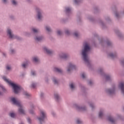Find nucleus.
Returning <instances> with one entry per match:
<instances>
[{
  "mask_svg": "<svg viewBox=\"0 0 124 124\" xmlns=\"http://www.w3.org/2000/svg\"><path fill=\"white\" fill-rule=\"evenodd\" d=\"M91 50V47H90V45L88 43H85L84 47L82 52V55L83 58V60L85 62H90L89 60V57H88V52Z\"/></svg>",
  "mask_w": 124,
  "mask_h": 124,
  "instance_id": "f257e3e1",
  "label": "nucleus"
},
{
  "mask_svg": "<svg viewBox=\"0 0 124 124\" xmlns=\"http://www.w3.org/2000/svg\"><path fill=\"white\" fill-rule=\"evenodd\" d=\"M3 79L6 82V83H8L10 86L12 87L15 93H18L21 91V86L12 82L11 80L6 78V77H3Z\"/></svg>",
  "mask_w": 124,
  "mask_h": 124,
  "instance_id": "f03ea898",
  "label": "nucleus"
},
{
  "mask_svg": "<svg viewBox=\"0 0 124 124\" xmlns=\"http://www.w3.org/2000/svg\"><path fill=\"white\" fill-rule=\"evenodd\" d=\"M11 101H12L13 103H14V104H15V105H16L19 107L18 110L19 113L21 114H25V110L23 109V107L19 101L17 100L15 98H12Z\"/></svg>",
  "mask_w": 124,
  "mask_h": 124,
  "instance_id": "7ed1b4c3",
  "label": "nucleus"
},
{
  "mask_svg": "<svg viewBox=\"0 0 124 124\" xmlns=\"http://www.w3.org/2000/svg\"><path fill=\"white\" fill-rule=\"evenodd\" d=\"M41 115L42 116L38 118L40 123H41V122H43V121H44V119L46 118V113H45V112H44V111L42 110L41 111Z\"/></svg>",
  "mask_w": 124,
  "mask_h": 124,
  "instance_id": "20e7f679",
  "label": "nucleus"
},
{
  "mask_svg": "<svg viewBox=\"0 0 124 124\" xmlns=\"http://www.w3.org/2000/svg\"><path fill=\"white\" fill-rule=\"evenodd\" d=\"M74 68H75V65L72 64V63H69V67L68 68V69H67L68 72H70V71Z\"/></svg>",
  "mask_w": 124,
  "mask_h": 124,
  "instance_id": "39448f33",
  "label": "nucleus"
},
{
  "mask_svg": "<svg viewBox=\"0 0 124 124\" xmlns=\"http://www.w3.org/2000/svg\"><path fill=\"white\" fill-rule=\"evenodd\" d=\"M7 33L9 36L10 38H14V35H13V34H12L11 30H10V29H8Z\"/></svg>",
  "mask_w": 124,
  "mask_h": 124,
  "instance_id": "423d86ee",
  "label": "nucleus"
},
{
  "mask_svg": "<svg viewBox=\"0 0 124 124\" xmlns=\"http://www.w3.org/2000/svg\"><path fill=\"white\" fill-rule=\"evenodd\" d=\"M119 87L121 89L122 93H124V82L120 83L119 84Z\"/></svg>",
  "mask_w": 124,
  "mask_h": 124,
  "instance_id": "0eeeda50",
  "label": "nucleus"
},
{
  "mask_svg": "<svg viewBox=\"0 0 124 124\" xmlns=\"http://www.w3.org/2000/svg\"><path fill=\"white\" fill-rule=\"evenodd\" d=\"M44 50L46 51L47 54H52V51L47 49V47H44Z\"/></svg>",
  "mask_w": 124,
  "mask_h": 124,
  "instance_id": "6e6552de",
  "label": "nucleus"
},
{
  "mask_svg": "<svg viewBox=\"0 0 124 124\" xmlns=\"http://www.w3.org/2000/svg\"><path fill=\"white\" fill-rule=\"evenodd\" d=\"M107 92L108 93L110 94H112V93H114L115 92V90L114 89H108L107 90Z\"/></svg>",
  "mask_w": 124,
  "mask_h": 124,
  "instance_id": "1a4fd4ad",
  "label": "nucleus"
},
{
  "mask_svg": "<svg viewBox=\"0 0 124 124\" xmlns=\"http://www.w3.org/2000/svg\"><path fill=\"white\" fill-rule=\"evenodd\" d=\"M54 71H56V72H59V73H61L62 72V69H59V68L55 67L54 68Z\"/></svg>",
  "mask_w": 124,
  "mask_h": 124,
  "instance_id": "9d476101",
  "label": "nucleus"
},
{
  "mask_svg": "<svg viewBox=\"0 0 124 124\" xmlns=\"http://www.w3.org/2000/svg\"><path fill=\"white\" fill-rule=\"evenodd\" d=\"M42 18V16H41V13H40V11H38V19L39 20H41Z\"/></svg>",
  "mask_w": 124,
  "mask_h": 124,
  "instance_id": "9b49d317",
  "label": "nucleus"
},
{
  "mask_svg": "<svg viewBox=\"0 0 124 124\" xmlns=\"http://www.w3.org/2000/svg\"><path fill=\"white\" fill-rule=\"evenodd\" d=\"M60 58H61V59H65L66 58H67V56L66 54H62L60 55Z\"/></svg>",
  "mask_w": 124,
  "mask_h": 124,
  "instance_id": "f8f14e48",
  "label": "nucleus"
},
{
  "mask_svg": "<svg viewBox=\"0 0 124 124\" xmlns=\"http://www.w3.org/2000/svg\"><path fill=\"white\" fill-rule=\"evenodd\" d=\"M108 121H109V122H111V123H114L115 122L114 119H113V118L111 116L108 117Z\"/></svg>",
  "mask_w": 124,
  "mask_h": 124,
  "instance_id": "ddd939ff",
  "label": "nucleus"
},
{
  "mask_svg": "<svg viewBox=\"0 0 124 124\" xmlns=\"http://www.w3.org/2000/svg\"><path fill=\"white\" fill-rule=\"evenodd\" d=\"M36 41H40L41 40H42V37H37L35 38Z\"/></svg>",
  "mask_w": 124,
  "mask_h": 124,
  "instance_id": "4468645a",
  "label": "nucleus"
},
{
  "mask_svg": "<svg viewBox=\"0 0 124 124\" xmlns=\"http://www.w3.org/2000/svg\"><path fill=\"white\" fill-rule=\"evenodd\" d=\"M33 61L35 62H39V59H38V58L37 57H34L33 58Z\"/></svg>",
  "mask_w": 124,
  "mask_h": 124,
  "instance_id": "2eb2a0df",
  "label": "nucleus"
},
{
  "mask_svg": "<svg viewBox=\"0 0 124 124\" xmlns=\"http://www.w3.org/2000/svg\"><path fill=\"white\" fill-rule=\"evenodd\" d=\"M103 116V113H102V112L100 111L99 113V118H102Z\"/></svg>",
  "mask_w": 124,
  "mask_h": 124,
  "instance_id": "dca6fc26",
  "label": "nucleus"
},
{
  "mask_svg": "<svg viewBox=\"0 0 124 124\" xmlns=\"http://www.w3.org/2000/svg\"><path fill=\"white\" fill-rule=\"evenodd\" d=\"M70 87L71 89H74V88H75L74 84H73V83H71L70 84Z\"/></svg>",
  "mask_w": 124,
  "mask_h": 124,
  "instance_id": "f3484780",
  "label": "nucleus"
},
{
  "mask_svg": "<svg viewBox=\"0 0 124 124\" xmlns=\"http://www.w3.org/2000/svg\"><path fill=\"white\" fill-rule=\"evenodd\" d=\"M46 30L47 31H51V29L49 27H48V26H46Z\"/></svg>",
  "mask_w": 124,
  "mask_h": 124,
  "instance_id": "a211bd4d",
  "label": "nucleus"
},
{
  "mask_svg": "<svg viewBox=\"0 0 124 124\" xmlns=\"http://www.w3.org/2000/svg\"><path fill=\"white\" fill-rule=\"evenodd\" d=\"M32 31L33 32H38V30L35 29V28H33Z\"/></svg>",
  "mask_w": 124,
  "mask_h": 124,
  "instance_id": "6ab92c4d",
  "label": "nucleus"
},
{
  "mask_svg": "<svg viewBox=\"0 0 124 124\" xmlns=\"http://www.w3.org/2000/svg\"><path fill=\"white\" fill-rule=\"evenodd\" d=\"M10 116L12 118H14V117H15V114H14L13 113H10Z\"/></svg>",
  "mask_w": 124,
  "mask_h": 124,
  "instance_id": "aec40b11",
  "label": "nucleus"
},
{
  "mask_svg": "<svg viewBox=\"0 0 124 124\" xmlns=\"http://www.w3.org/2000/svg\"><path fill=\"white\" fill-rule=\"evenodd\" d=\"M31 88H33V89H34L35 87H36V84L34 83H32L31 85Z\"/></svg>",
  "mask_w": 124,
  "mask_h": 124,
  "instance_id": "412c9836",
  "label": "nucleus"
},
{
  "mask_svg": "<svg viewBox=\"0 0 124 124\" xmlns=\"http://www.w3.org/2000/svg\"><path fill=\"white\" fill-rule=\"evenodd\" d=\"M55 97L56 99H59V98H60V96H59V95L58 94H55Z\"/></svg>",
  "mask_w": 124,
  "mask_h": 124,
  "instance_id": "4be33fe9",
  "label": "nucleus"
},
{
  "mask_svg": "<svg viewBox=\"0 0 124 124\" xmlns=\"http://www.w3.org/2000/svg\"><path fill=\"white\" fill-rule=\"evenodd\" d=\"M71 10V9H70V8H66V12L67 13L70 12Z\"/></svg>",
  "mask_w": 124,
  "mask_h": 124,
  "instance_id": "5701e85b",
  "label": "nucleus"
},
{
  "mask_svg": "<svg viewBox=\"0 0 124 124\" xmlns=\"http://www.w3.org/2000/svg\"><path fill=\"white\" fill-rule=\"evenodd\" d=\"M12 4H14V5H16L17 4V2L15 1V0H13L12 1Z\"/></svg>",
  "mask_w": 124,
  "mask_h": 124,
  "instance_id": "b1692460",
  "label": "nucleus"
},
{
  "mask_svg": "<svg viewBox=\"0 0 124 124\" xmlns=\"http://www.w3.org/2000/svg\"><path fill=\"white\" fill-rule=\"evenodd\" d=\"M27 64H28V63H23V64H22V67H23L24 68H25L26 67V66H27Z\"/></svg>",
  "mask_w": 124,
  "mask_h": 124,
  "instance_id": "393cba45",
  "label": "nucleus"
},
{
  "mask_svg": "<svg viewBox=\"0 0 124 124\" xmlns=\"http://www.w3.org/2000/svg\"><path fill=\"white\" fill-rule=\"evenodd\" d=\"M110 76H107L106 78V79L107 81H108V80H110Z\"/></svg>",
  "mask_w": 124,
  "mask_h": 124,
  "instance_id": "a878e982",
  "label": "nucleus"
},
{
  "mask_svg": "<svg viewBox=\"0 0 124 124\" xmlns=\"http://www.w3.org/2000/svg\"><path fill=\"white\" fill-rule=\"evenodd\" d=\"M81 77L84 79L86 78V76L85 75L84 73L82 74Z\"/></svg>",
  "mask_w": 124,
  "mask_h": 124,
  "instance_id": "bb28decb",
  "label": "nucleus"
},
{
  "mask_svg": "<svg viewBox=\"0 0 124 124\" xmlns=\"http://www.w3.org/2000/svg\"><path fill=\"white\" fill-rule=\"evenodd\" d=\"M57 33L59 35H61V34H62V31H57Z\"/></svg>",
  "mask_w": 124,
  "mask_h": 124,
  "instance_id": "cd10ccee",
  "label": "nucleus"
},
{
  "mask_svg": "<svg viewBox=\"0 0 124 124\" xmlns=\"http://www.w3.org/2000/svg\"><path fill=\"white\" fill-rule=\"evenodd\" d=\"M6 68H7V70H10V69H11V67H10V66H7Z\"/></svg>",
  "mask_w": 124,
  "mask_h": 124,
  "instance_id": "c85d7f7f",
  "label": "nucleus"
},
{
  "mask_svg": "<svg viewBox=\"0 0 124 124\" xmlns=\"http://www.w3.org/2000/svg\"><path fill=\"white\" fill-rule=\"evenodd\" d=\"M53 82L54 84H57L58 83V81L56 79H53Z\"/></svg>",
  "mask_w": 124,
  "mask_h": 124,
  "instance_id": "c756f323",
  "label": "nucleus"
},
{
  "mask_svg": "<svg viewBox=\"0 0 124 124\" xmlns=\"http://www.w3.org/2000/svg\"><path fill=\"white\" fill-rule=\"evenodd\" d=\"M74 35H75V36H76V37H78V33L76 32L74 33Z\"/></svg>",
  "mask_w": 124,
  "mask_h": 124,
  "instance_id": "7c9ffc66",
  "label": "nucleus"
},
{
  "mask_svg": "<svg viewBox=\"0 0 124 124\" xmlns=\"http://www.w3.org/2000/svg\"><path fill=\"white\" fill-rule=\"evenodd\" d=\"M25 95H26L27 96H30V94L29 93H24Z\"/></svg>",
  "mask_w": 124,
  "mask_h": 124,
  "instance_id": "2f4dec72",
  "label": "nucleus"
},
{
  "mask_svg": "<svg viewBox=\"0 0 124 124\" xmlns=\"http://www.w3.org/2000/svg\"><path fill=\"white\" fill-rule=\"evenodd\" d=\"M66 34H69V31L68 30H67L65 31Z\"/></svg>",
  "mask_w": 124,
  "mask_h": 124,
  "instance_id": "473e14b6",
  "label": "nucleus"
},
{
  "mask_svg": "<svg viewBox=\"0 0 124 124\" xmlns=\"http://www.w3.org/2000/svg\"><path fill=\"white\" fill-rule=\"evenodd\" d=\"M31 74H32V75L34 76V75H35V72H34V71H32V72H31Z\"/></svg>",
  "mask_w": 124,
  "mask_h": 124,
  "instance_id": "72a5a7b5",
  "label": "nucleus"
},
{
  "mask_svg": "<svg viewBox=\"0 0 124 124\" xmlns=\"http://www.w3.org/2000/svg\"><path fill=\"white\" fill-rule=\"evenodd\" d=\"M77 124H80L81 123V121L79 120H78L77 121Z\"/></svg>",
  "mask_w": 124,
  "mask_h": 124,
  "instance_id": "f704fd0d",
  "label": "nucleus"
},
{
  "mask_svg": "<svg viewBox=\"0 0 124 124\" xmlns=\"http://www.w3.org/2000/svg\"><path fill=\"white\" fill-rule=\"evenodd\" d=\"M110 57H111V58H114V54H110L109 55Z\"/></svg>",
  "mask_w": 124,
  "mask_h": 124,
  "instance_id": "c9c22d12",
  "label": "nucleus"
},
{
  "mask_svg": "<svg viewBox=\"0 0 124 124\" xmlns=\"http://www.w3.org/2000/svg\"><path fill=\"white\" fill-rule=\"evenodd\" d=\"M28 122L29 123V124H31V119L28 118Z\"/></svg>",
  "mask_w": 124,
  "mask_h": 124,
  "instance_id": "e433bc0d",
  "label": "nucleus"
},
{
  "mask_svg": "<svg viewBox=\"0 0 124 124\" xmlns=\"http://www.w3.org/2000/svg\"><path fill=\"white\" fill-rule=\"evenodd\" d=\"M74 2L75 3H78V0H75Z\"/></svg>",
  "mask_w": 124,
  "mask_h": 124,
  "instance_id": "4c0bfd02",
  "label": "nucleus"
},
{
  "mask_svg": "<svg viewBox=\"0 0 124 124\" xmlns=\"http://www.w3.org/2000/svg\"><path fill=\"white\" fill-rule=\"evenodd\" d=\"M2 90L3 92H4V91H5V89L4 88V87H2Z\"/></svg>",
  "mask_w": 124,
  "mask_h": 124,
  "instance_id": "58836bf2",
  "label": "nucleus"
},
{
  "mask_svg": "<svg viewBox=\"0 0 124 124\" xmlns=\"http://www.w3.org/2000/svg\"><path fill=\"white\" fill-rule=\"evenodd\" d=\"M92 83H93V82L90 81V82H89V85H92Z\"/></svg>",
  "mask_w": 124,
  "mask_h": 124,
  "instance_id": "ea45409f",
  "label": "nucleus"
},
{
  "mask_svg": "<svg viewBox=\"0 0 124 124\" xmlns=\"http://www.w3.org/2000/svg\"><path fill=\"white\" fill-rule=\"evenodd\" d=\"M30 113L31 114H33V111H30Z\"/></svg>",
  "mask_w": 124,
  "mask_h": 124,
  "instance_id": "a19ab883",
  "label": "nucleus"
},
{
  "mask_svg": "<svg viewBox=\"0 0 124 124\" xmlns=\"http://www.w3.org/2000/svg\"><path fill=\"white\" fill-rule=\"evenodd\" d=\"M3 2H6L7 0H3Z\"/></svg>",
  "mask_w": 124,
  "mask_h": 124,
  "instance_id": "79ce46f5",
  "label": "nucleus"
},
{
  "mask_svg": "<svg viewBox=\"0 0 124 124\" xmlns=\"http://www.w3.org/2000/svg\"><path fill=\"white\" fill-rule=\"evenodd\" d=\"M14 52V50H11V53H13Z\"/></svg>",
  "mask_w": 124,
  "mask_h": 124,
  "instance_id": "37998d69",
  "label": "nucleus"
},
{
  "mask_svg": "<svg viewBox=\"0 0 124 124\" xmlns=\"http://www.w3.org/2000/svg\"><path fill=\"white\" fill-rule=\"evenodd\" d=\"M91 107H92V108H93V105H91Z\"/></svg>",
  "mask_w": 124,
  "mask_h": 124,
  "instance_id": "c03bdc74",
  "label": "nucleus"
},
{
  "mask_svg": "<svg viewBox=\"0 0 124 124\" xmlns=\"http://www.w3.org/2000/svg\"><path fill=\"white\" fill-rule=\"evenodd\" d=\"M108 45H110V42L108 43Z\"/></svg>",
  "mask_w": 124,
  "mask_h": 124,
  "instance_id": "a18cd8bd",
  "label": "nucleus"
},
{
  "mask_svg": "<svg viewBox=\"0 0 124 124\" xmlns=\"http://www.w3.org/2000/svg\"><path fill=\"white\" fill-rule=\"evenodd\" d=\"M2 94V93L1 92H0V95H1Z\"/></svg>",
  "mask_w": 124,
  "mask_h": 124,
  "instance_id": "49530a36",
  "label": "nucleus"
},
{
  "mask_svg": "<svg viewBox=\"0 0 124 124\" xmlns=\"http://www.w3.org/2000/svg\"><path fill=\"white\" fill-rule=\"evenodd\" d=\"M116 17H118V14H116Z\"/></svg>",
  "mask_w": 124,
  "mask_h": 124,
  "instance_id": "de8ad7c7",
  "label": "nucleus"
},
{
  "mask_svg": "<svg viewBox=\"0 0 124 124\" xmlns=\"http://www.w3.org/2000/svg\"><path fill=\"white\" fill-rule=\"evenodd\" d=\"M43 93H42L41 94V96H42V95H43Z\"/></svg>",
  "mask_w": 124,
  "mask_h": 124,
  "instance_id": "09e8293b",
  "label": "nucleus"
}]
</instances>
